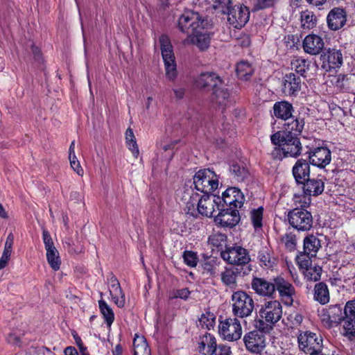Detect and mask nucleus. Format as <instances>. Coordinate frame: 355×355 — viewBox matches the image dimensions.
<instances>
[{
	"instance_id": "f257e3e1",
	"label": "nucleus",
	"mask_w": 355,
	"mask_h": 355,
	"mask_svg": "<svg viewBox=\"0 0 355 355\" xmlns=\"http://www.w3.org/2000/svg\"><path fill=\"white\" fill-rule=\"evenodd\" d=\"M270 140L275 146L271 153L275 159L282 160L285 157L297 158L302 154V146L297 136L277 131L270 136Z\"/></svg>"
},
{
	"instance_id": "f03ea898",
	"label": "nucleus",
	"mask_w": 355,
	"mask_h": 355,
	"mask_svg": "<svg viewBox=\"0 0 355 355\" xmlns=\"http://www.w3.org/2000/svg\"><path fill=\"white\" fill-rule=\"evenodd\" d=\"M282 317V306L277 300L266 302L259 310L258 318L254 320L255 329L270 333Z\"/></svg>"
},
{
	"instance_id": "7ed1b4c3",
	"label": "nucleus",
	"mask_w": 355,
	"mask_h": 355,
	"mask_svg": "<svg viewBox=\"0 0 355 355\" xmlns=\"http://www.w3.org/2000/svg\"><path fill=\"white\" fill-rule=\"evenodd\" d=\"M231 301L234 316L244 318L252 314L254 308V302L247 292L242 290L234 291Z\"/></svg>"
},
{
	"instance_id": "20e7f679",
	"label": "nucleus",
	"mask_w": 355,
	"mask_h": 355,
	"mask_svg": "<svg viewBox=\"0 0 355 355\" xmlns=\"http://www.w3.org/2000/svg\"><path fill=\"white\" fill-rule=\"evenodd\" d=\"M193 180L195 189L203 194L212 193L218 187V176L209 168L199 170Z\"/></svg>"
},
{
	"instance_id": "39448f33",
	"label": "nucleus",
	"mask_w": 355,
	"mask_h": 355,
	"mask_svg": "<svg viewBox=\"0 0 355 355\" xmlns=\"http://www.w3.org/2000/svg\"><path fill=\"white\" fill-rule=\"evenodd\" d=\"M162 58L165 65L166 76L170 80H174L177 77L176 63L170 39L165 35L159 39Z\"/></svg>"
},
{
	"instance_id": "423d86ee",
	"label": "nucleus",
	"mask_w": 355,
	"mask_h": 355,
	"mask_svg": "<svg viewBox=\"0 0 355 355\" xmlns=\"http://www.w3.org/2000/svg\"><path fill=\"white\" fill-rule=\"evenodd\" d=\"M289 224L299 232H308L313 225L312 214L304 208H295L288 213Z\"/></svg>"
},
{
	"instance_id": "0eeeda50",
	"label": "nucleus",
	"mask_w": 355,
	"mask_h": 355,
	"mask_svg": "<svg viewBox=\"0 0 355 355\" xmlns=\"http://www.w3.org/2000/svg\"><path fill=\"white\" fill-rule=\"evenodd\" d=\"M204 25L205 21L199 13L191 10H185L180 16L178 21V29L188 36H191L199 28H202Z\"/></svg>"
},
{
	"instance_id": "6e6552de",
	"label": "nucleus",
	"mask_w": 355,
	"mask_h": 355,
	"mask_svg": "<svg viewBox=\"0 0 355 355\" xmlns=\"http://www.w3.org/2000/svg\"><path fill=\"white\" fill-rule=\"evenodd\" d=\"M220 257L229 264L238 268L248 265L251 260L248 250L238 245L226 247L225 250H221Z\"/></svg>"
},
{
	"instance_id": "1a4fd4ad",
	"label": "nucleus",
	"mask_w": 355,
	"mask_h": 355,
	"mask_svg": "<svg viewBox=\"0 0 355 355\" xmlns=\"http://www.w3.org/2000/svg\"><path fill=\"white\" fill-rule=\"evenodd\" d=\"M216 207H227L233 209L241 208L244 203L245 197L241 190L237 187H228L222 196L216 197Z\"/></svg>"
},
{
	"instance_id": "9d476101",
	"label": "nucleus",
	"mask_w": 355,
	"mask_h": 355,
	"mask_svg": "<svg viewBox=\"0 0 355 355\" xmlns=\"http://www.w3.org/2000/svg\"><path fill=\"white\" fill-rule=\"evenodd\" d=\"M299 349L307 354L320 350L322 348V338L310 331H300L297 336Z\"/></svg>"
},
{
	"instance_id": "9b49d317",
	"label": "nucleus",
	"mask_w": 355,
	"mask_h": 355,
	"mask_svg": "<svg viewBox=\"0 0 355 355\" xmlns=\"http://www.w3.org/2000/svg\"><path fill=\"white\" fill-rule=\"evenodd\" d=\"M265 334L257 329L246 333L243 338L246 349L251 354H261L266 346Z\"/></svg>"
},
{
	"instance_id": "f8f14e48",
	"label": "nucleus",
	"mask_w": 355,
	"mask_h": 355,
	"mask_svg": "<svg viewBox=\"0 0 355 355\" xmlns=\"http://www.w3.org/2000/svg\"><path fill=\"white\" fill-rule=\"evenodd\" d=\"M218 329L225 339L229 341L237 340L242 335V327L236 318H229L220 321Z\"/></svg>"
},
{
	"instance_id": "ddd939ff",
	"label": "nucleus",
	"mask_w": 355,
	"mask_h": 355,
	"mask_svg": "<svg viewBox=\"0 0 355 355\" xmlns=\"http://www.w3.org/2000/svg\"><path fill=\"white\" fill-rule=\"evenodd\" d=\"M249 8L241 3H236L226 15L227 21L235 28L243 27L250 19Z\"/></svg>"
},
{
	"instance_id": "4468645a",
	"label": "nucleus",
	"mask_w": 355,
	"mask_h": 355,
	"mask_svg": "<svg viewBox=\"0 0 355 355\" xmlns=\"http://www.w3.org/2000/svg\"><path fill=\"white\" fill-rule=\"evenodd\" d=\"M250 284L251 288L259 296L268 298L275 297L274 278L267 279L264 277L253 276Z\"/></svg>"
},
{
	"instance_id": "2eb2a0df",
	"label": "nucleus",
	"mask_w": 355,
	"mask_h": 355,
	"mask_svg": "<svg viewBox=\"0 0 355 355\" xmlns=\"http://www.w3.org/2000/svg\"><path fill=\"white\" fill-rule=\"evenodd\" d=\"M250 265L245 268L238 267H225L220 273L221 282L231 290L237 287V278L242 273L243 276L247 275L251 271Z\"/></svg>"
},
{
	"instance_id": "dca6fc26",
	"label": "nucleus",
	"mask_w": 355,
	"mask_h": 355,
	"mask_svg": "<svg viewBox=\"0 0 355 355\" xmlns=\"http://www.w3.org/2000/svg\"><path fill=\"white\" fill-rule=\"evenodd\" d=\"M218 214L215 216V221L224 227H235L240 221L241 217L238 209L227 207H216Z\"/></svg>"
},
{
	"instance_id": "f3484780",
	"label": "nucleus",
	"mask_w": 355,
	"mask_h": 355,
	"mask_svg": "<svg viewBox=\"0 0 355 355\" xmlns=\"http://www.w3.org/2000/svg\"><path fill=\"white\" fill-rule=\"evenodd\" d=\"M196 86L206 91H213L223 86V80L215 72L201 73L195 80Z\"/></svg>"
},
{
	"instance_id": "a211bd4d",
	"label": "nucleus",
	"mask_w": 355,
	"mask_h": 355,
	"mask_svg": "<svg viewBox=\"0 0 355 355\" xmlns=\"http://www.w3.org/2000/svg\"><path fill=\"white\" fill-rule=\"evenodd\" d=\"M275 295L277 291L282 300L285 304L291 306L293 302V295L295 294L294 286L282 277H274Z\"/></svg>"
},
{
	"instance_id": "6ab92c4d",
	"label": "nucleus",
	"mask_w": 355,
	"mask_h": 355,
	"mask_svg": "<svg viewBox=\"0 0 355 355\" xmlns=\"http://www.w3.org/2000/svg\"><path fill=\"white\" fill-rule=\"evenodd\" d=\"M309 163L320 168H324L331 160V153L327 147H318L306 152Z\"/></svg>"
},
{
	"instance_id": "aec40b11",
	"label": "nucleus",
	"mask_w": 355,
	"mask_h": 355,
	"mask_svg": "<svg viewBox=\"0 0 355 355\" xmlns=\"http://www.w3.org/2000/svg\"><path fill=\"white\" fill-rule=\"evenodd\" d=\"M304 254H298L296 260L299 268L304 270V275L307 280L317 282L320 279L322 269L320 266H312L311 259H305Z\"/></svg>"
},
{
	"instance_id": "412c9836",
	"label": "nucleus",
	"mask_w": 355,
	"mask_h": 355,
	"mask_svg": "<svg viewBox=\"0 0 355 355\" xmlns=\"http://www.w3.org/2000/svg\"><path fill=\"white\" fill-rule=\"evenodd\" d=\"M302 86V79L295 73H288L282 80V92L288 96H297Z\"/></svg>"
},
{
	"instance_id": "4be33fe9",
	"label": "nucleus",
	"mask_w": 355,
	"mask_h": 355,
	"mask_svg": "<svg viewBox=\"0 0 355 355\" xmlns=\"http://www.w3.org/2000/svg\"><path fill=\"white\" fill-rule=\"evenodd\" d=\"M347 21L346 11L340 7L331 9L327 17L328 28L331 31H338L343 28Z\"/></svg>"
},
{
	"instance_id": "5701e85b",
	"label": "nucleus",
	"mask_w": 355,
	"mask_h": 355,
	"mask_svg": "<svg viewBox=\"0 0 355 355\" xmlns=\"http://www.w3.org/2000/svg\"><path fill=\"white\" fill-rule=\"evenodd\" d=\"M343 313V328L345 330V334L355 336V300L346 303Z\"/></svg>"
},
{
	"instance_id": "b1692460",
	"label": "nucleus",
	"mask_w": 355,
	"mask_h": 355,
	"mask_svg": "<svg viewBox=\"0 0 355 355\" xmlns=\"http://www.w3.org/2000/svg\"><path fill=\"white\" fill-rule=\"evenodd\" d=\"M294 107L292 103L286 101H281L275 103L272 107L271 116L282 121H288L293 119Z\"/></svg>"
},
{
	"instance_id": "393cba45",
	"label": "nucleus",
	"mask_w": 355,
	"mask_h": 355,
	"mask_svg": "<svg viewBox=\"0 0 355 355\" xmlns=\"http://www.w3.org/2000/svg\"><path fill=\"white\" fill-rule=\"evenodd\" d=\"M324 45L322 38L315 34L306 35L302 42L304 51L310 55L319 54L323 49Z\"/></svg>"
},
{
	"instance_id": "a878e982",
	"label": "nucleus",
	"mask_w": 355,
	"mask_h": 355,
	"mask_svg": "<svg viewBox=\"0 0 355 355\" xmlns=\"http://www.w3.org/2000/svg\"><path fill=\"white\" fill-rule=\"evenodd\" d=\"M216 197L217 196L212 195V193H207L201 196L198 207H197L198 212L204 216H213V213L215 211V207H216Z\"/></svg>"
},
{
	"instance_id": "bb28decb",
	"label": "nucleus",
	"mask_w": 355,
	"mask_h": 355,
	"mask_svg": "<svg viewBox=\"0 0 355 355\" xmlns=\"http://www.w3.org/2000/svg\"><path fill=\"white\" fill-rule=\"evenodd\" d=\"M309 162L306 159H299L292 168V173L297 184H302L310 176Z\"/></svg>"
},
{
	"instance_id": "cd10ccee",
	"label": "nucleus",
	"mask_w": 355,
	"mask_h": 355,
	"mask_svg": "<svg viewBox=\"0 0 355 355\" xmlns=\"http://www.w3.org/2000/svg\"><path fill=\"white\" fill-rule=\"evenodd\" d=\"M321 248L320 240L313 234H309L304 239L303 252L299 254H304L305 259H311L316 256L317 252Z\"/></svg>"
},
{
	"instance_id": "c85d7f7f",
	"label": "nucleus",
	"mask_w": 355,
	"mask_h": 355,
	"mask_svg": "<svg viewBox=\"0 0 355 355\" xmlns=\"http://www.w3.org/2000/svg\"><path fill=\"white\" fill-rule=\"evenodd\" d=\"M217 346L216 338L209 333L200 336L198 340V351L202 355H214Z\"/></svg>"
},
{
	"instance_id": "c756f323",
	"label": "nucleus",
	"mask_w": 355,
	"mask_h": 355,
	"mask_svg": "<svg viewBox=\"0 0 355 355\" xmlns=\"http://www.w3.org/2000/svg\"><path fill=\"white\" fill-rule=\"evenodd\" d=\"M303 193L309 196H318L322 193L324 189V182L322 179L310 178L302 184Z\"/></svg>"
},
{
	"instance_id": "7c9ffc66",
	"label": "nucleus",
	"mask_w": 355,
	"mask_h": 355,
	"mask_svg": "<svg viewBox=\"0 0 355 355\" xmlns=\"http://www.w3.org/2000/svg\"><path fill=\"white\" fill-rule=\"evenodd\" d=\"M321 59L324 65L327 62L330 69L339 68L343 64V54L340 50L336 49H329L321 55Z\"/></svg>"
},
{
	"instance_id": "2f4dec72",
	"label": "nucleus",
	"mask_w": 355,
	"mask_h": 355,
	"mask_svg": "<svg viewBox=\"0 0 355 355\" xmlns=\"http://www.w3.org/2000/svg\"><path fill=\"white\" fill-rule=\"evenodd\" d=\"M191 37V42L195 44L200 51L207 50L210 45L211 37L209 34L205 30V25L202 28H199L196 33H193Z\"/></svg>"
},
{
	"instance_id": "473e14b6",
	"label": "nucleus",
	"mask_w": 355,
	"mask_h": 355,
	"mask_svg": "<svg viewBox=\"0 0 355 355\" xmlns=\"http://www.w3.org/2000/svg\"><path fill=\"white\" fill-rule=\"evenodd\" d=\"M230 98V94L228 89L223 86L216 88L211 94V102L223 109L229 104Z\"/></svg>"
},
{
	"instance_id": "72a5a7b5",
	"label": "nucleus",
	"mask_w": 355,
	"mask_h": 355,
	"mask_svg": "<svg viewBox=\"0 0 355 355\" xmlns=\"http://www.w3.org/2000/svg\"><path fill=\"white\" fill-rule=\"evenodd\" d=\"M200 195L195 192L191 188L185 189L183 192L182 199L185 201V204L188 209V212H191L193 215V211L197 209L200 200Z\"/></svg>"
},
{
	"instance_id": "f704fd0d",
	"label": "nucleus",
	"mask_w": 355,
	"mask_h": 355,
	"mask_svg": "<svg viewBox=\"0 0 355 355\" xmlns=\"http://www.w3.org/2000/svg\"><path fill=\"white\" fill-rule=\"evenodd\" d=\"M292 119L293 121L291 122L284 123V129L280 131L287 134H292L293 136H297L299 137L304 129L305 124L304 119V118L300 117L293 118Z\"/></svg>"
},
{
	"instance_id": "c9c22d12",
	"label": "nucleus",
	"mask_w": 355,
	"mask_h": 355,
	"mask_svg": "<svg viewBox=\"0 0 355 355\" xmlns=\"http://www.w3.org/2000/svg\"><path fill=\"white\" fill-rule=\"evenodd\" d=\"M314 300L321 304H326L329 301V293L324 282H319L314 287Z\"/></svg>"
},
{
	"instance_id": "e433bc0d",
	"label": "nucleus",
	"mask_w": 355,
	"mask_h": 355,
	"mask_svg": "<svg viewBox=\"0 0 355 355\" xmlns=\"http://www.w3.org/2000/svg\"><path fill=\"white\" fill-rule=\"evenodd\" d=\"M134 355H151L150 349L144 336L135 335L133 340Z\"/></svg>"
},
{
	"instance_id": "4c0bfd02",
	"label": "nucleus",
	"mask_w": 355,
	"mask_h": 355,
	"mask_svg": "<svg viewBox=\"0 0 355 355\" xmlns=\"http://www.w3.org/2000/svg\"><path fill=\"white\" fill-rule=\"evenodd\" d=\"M301 27L304 30L313 28L317 24V17L312 11L306 10L300 12Z\"/></svg>"
},
{
	"instance_id": "58836bf2",
	"label": "nucleus",
	"mask_w": 355,
	"mask_h": 355,
	"mask_svg": "<svg viewBox=\"0 0 355 355\" xmlns=\"http://www.w3.org/2000/svg\"><path fill=\"white\" fill-rule=\"evenodd\" d=\"M236 72L241 80H248L253 74L254 69L248 61H241L236 64Z\"/></svg>"
},
{
	"instance_id": "ea45409f",
	"label": "nucleus",
	"mask_w": 355,
	"mask_h": 355,
	"mask_svg": "<svg viewBox=\"0 0 355 355\" xmlns=\"http://www.w3.org/2000/svg\"><path fill=\"white\" fill-rule=\"evenodd\" d=\"M98 307L107 326L110 327L114 320V313L113 310L103 299L98 300Z\"/></svg>"
},
{
	"instance_id": "a19ab883",
	"label": "nucleus",
	"mask_w": 355,
	"mask_h": 355,
	"mask_svg": "<svg viewBox=\"0 0 355 355\" xmlns=\"http://www.w3.org/2000/svg\"><path fill=\"white\" fill-rule=\"evenodd\" d=\"M229 171L232 178L237 182H243L248 176V170L236 163L230 165Z\"/></svg>"
},
{
	"instance_id": "79ce46f5",
	"label": "nucleus",
	"mask_w": 355,
	"mask_h": 355,
	"mask_svg": "<svg viewBox=\"0 0 355 355\" xmlns=\"http://www.w3.org/2000/svg\"><path fill=\"white\" fill-rule=\"evenodd\" d=\"M125 143L133 156L137 158L139 153V147L133 130L130 128L125 131Z\"/></svg>"
},
{
	"instance_id": "37998d69",
	"label": "nucleus",
	"mask_w": 355,
	"mask_h": 355,
	"mask_svg": "<svg viewBox=\"0 0 355 355\" xmlns=\"http://www.w3.org/2000/svg\"><path fill=\"white\" fill-rule=\"evenodd\" d=\"M235 0H214L213 8L223 15H225L236 5Z\"/></svg>"
},
{
	"instance_id": "c03bdc74",
	"label": "nucleus",
	"mask_w": 355,
	"mask_h": 355,
	"mask_svg": "<svg viewBox=\"0 0 355 355\" xmlns=\"http://www.w3.org/2000/svg\"><path fill=\"white\" fill-rule=\"evenodd\" d=\"M227 237L225 234L220 232L213 233L208 238V243L213 247L222 249L223 246H226Z\"/></svg>"
},
{
	"instance_id": "a18cd8bd",
	"label": "nucleus",
	"mask_w": 355,
	"mask_h": 355,
	"mask_svg": "<svg viewBox=\"0 0 355 355\" xmlns=\"http://www.w3.org/2000/svg\"><path fill=\"white\" fill-rule=\"evenodd\" d=\"M46 259L53 270L57 271L60 269L61 261L56 248L46 251Z\"/></svg>"
},
{
	"instance_id": "49530a36",
	"label": "nucleus",
	"mask_w": 355,
	"mask_h": 355,
	"mask_svg": "<svg viewBox=\"0 0 355 355\" xmlns=\"http://www.w3.org/2000/svg\"><path fill=\"white\" fill-rule=\"evenodd\" d=\"M292 69H294L297 75L306 77V73L309 69V64L304 59H296L291 62Z\"/></svg>"
},
{
	"instance_id": "de8ad7c7",
	"label": "nucleus",
	"mask_w": 355,
	"mask_h": 355,
	"mask_svg": "<svg viewBox=\"0 0 355 355\" xmlns=\"http://www.w3.org/2000/svg\"><path fill=\"white\" fill-rule=\"evenodd\" d=\"M199 323L202 328L211 329L213 328L216 323V317L214 313L207 311L202 313L199 318Z\"/></svg>"
},
{
	"instance_id": "09e8293b",
	"label": "nucleus",
	"mask_w": 355,
	"mask_h": 355,
	"mask_svg": "<svg viewBox=\"0 0 355 355\" xmlns=\"http://www.w3.org/2000/svg\"><path fill=\"white\" fill-rule=\"evenodd\" d=\"M328 316L332 322H339L342 321L343 322L344 315L340 305L331 306L328 309Z\"/></svg>"
},
{
	"instance_id": "8fccbe9b",
	"label": "nucleus",
	"mask_w": 355,
	"mask_h": 355,
	"mask_svg": "<svg viewBox=\"0 0 355 355\" xmlns=\"http://www.w3.org/2000/svg\"><path fill=\"white\" fill-rule=\"evenodd\" d=\"M284 243L285 248L290 252L294 251L297 245V239L295 234L292 232L285 234L281 239Z\"/></svg>"
},
{
	"instance_id": "3c124183",
	"label": "nucleus",
	"mask_w": 355,
	"mask_h": 355,
	"mask_svg": "<svg viewBox=\"0 0 355 355\" xmlns=\"http://www.w3.org/2000/svg\"><path fill=\"white\" fill-rule=\"evenodd\" d=\"M263 208L262 207H259V208L252 209L251 211L250 217L252 225L255 229L260 228L263 225Z\"/></svg>"
},
{
	"instance_id": "603ef678",
	"label": "nucleus",
	"mask_w": 355,
	"mask_h": 355,
	"mask_svg": "<svg viewBox=\"0 0 355 355\" xmlns=\"http://www.w3.org/2000/svg\"><path fill=\"white\" fill-rule=\"evenodd\" d=\"M184 262L189 267L194 268L197 266L198 261V257L196 252L185 250L182 255Z\"/></svg>"
},
{
	"instance_id": "864d4df0",
	"label": "nucleus",
	"mask_w": 355,
	"mask_h": 355,
	"mask_svg": "<svg viewBox=\"0 0 355 355\" xmlns=\"http://www.w3.org/2000/svg\"><path fill=\"white\" fill-rule=\"evenodd\" d=\"M14 243V236L12 233H10L8 236H7L5 246H4V250L3 255L1 259L4 260L5 261L8 262V261L10 259L11 252H12V248Z\"/></svg>"
},
{
	"instance_id": "5fc2aeb1",
	"label": "nucleus",
	"mask_w": 355,
	"mask_h": 355,
	"mask_svg": "<svg viewBox=\"0 0 355 355\" xmlns=\"http://www.w3.org/2000/svg\"><path fill=\"white\" fill-rule=\"evenodd\" d=\"M348 80L349 78L347 75L341 73L338 75L335 83V87L341 92L348 91L349 89Z\"/></svg>"
},
{
	"instance_id": "6e6d98bb",
	"label": "nucleus",
	"mask_w": 355,
	"mask_h": 355,
	"mask_svg": "<svg viewBox=\"0 0 355 355\" xmlns=\"http://www.w3.org/2000/svg\"><path fill=\"white\" fill-rule=\"evenodd\" d=\"M110 295L113 302L119 308H123L125 304V294L121 288V293L110 291Z\"/></svg>"
},
{
	"instance_id": "4d7b16f0",
	"label": "nucleus",
	"mask_w": 355,
	"mask_h": 355,
	"mask_svg": "<svg viewBox=\"0 0 355 355\" xmlns=\"http://www.w3.org/2000/svg\"><path fill=\"white\" fill-rule=\"evenodd\" d=\"M278 0H256L254 10H260L272 7Z\"/></svg>"
},
{
	"instance_id": "13d9d810",
	"label": "nucleus",
	"mask_w": 355,
	"mask_h": 355,
	"mask_svg": "<svg viewBox=\"0 0 355 355\" xmlns=\"http://www.w3.org/2000/svg\"><path fill=\"white\" fill-rule=\"evenodd\" d=\"M42 239L46 251L55 248L51 234L46 229H43L42 230Z\"/></svg>"
},
{
	"instance_id": "bf43d9fd",
	"label": "nucleus",
	"mask_w": 355,
	"mask_h": 355,
	"mask_svg": "<svg viewBox=\"0 0 355 355\" xmlns=\"http://www.w3.org/2000/svg\"><path fill=\"white\" fill-rule=\"evenodd\" d=\"M70 164L73 170L79 175L82 176L83 175V169L82 168L79 161L78 160L76 155L73 156H69Z\"/></svg>"
},
{
	"instance_id": "052dcab7",
	"label": "nucleus",
	"mask_w": 355,
	"mask_h": 355,
	"mask_svg": "<svg viewBox=\"0 0 355 355\" xmlns=\"http://www.w3.org/2000/svg\"><path fill=\"white\" fill-rule=\"evenodd\" d=\"M258 258L259 261L266 266H271L272 262L270 261V256L267 249H263L259 252Z\"/></svg>"
},
{
	"instance_id": "680f3d73",
	"label": "nucleus",
	"mask_w": 355,
	"mask_h": 355,
	"mask_svg": "<svg viewBox=\"0 0 355 355\" xmlns=\"http://www.w3.org/2000/svg\"><path fill=\"white\" fill-rule=\"evenodd\" d=\"M232 351L229 346L225 345H219L216 347V351L214 355H231Z\"/></svg>"
},
{
	"instance_id": "e2e57ef3",
	"label": "nucleus",
	"mask_w": 355,
	"mask_h": 355,
	"mask_svg": "<svg viewBox=\"0 0 355 355\" xmlns=\"http://www.w3.org/2000/svg\"><path fill=\"white\" fill-rule=\"evenodd\" d=\"M190 295V291L187 288H184L181 289H178L174 292V296L175 298H180L184 300H187Z\"/></svg>"
},
{
	"instance_id": "0e129e2a",
	"label": "nucleus",
	"mask_w": 355,
	"mask_h": 355,
	"mask_svg": "<svg viewBox=\"0 0 355 355\" xmlns=\"http://www.w3.org/2000/svg\"><path fill=\"white\" fill-rule=\"evenodd\" d=\"M109 283L110 284V291H116L117 293H121V286L120 284L116 279V277L112 275L109 279Z\"/></svg>"
},
{
	"instance_id": "69168bd1",
	"label": "nucleus",
	"mask_w": 355,
	"mask_h": 355,
	"mask_svg": "<svg viewBox=\"0 0 355 355\" xmlns=\"http://www.w3.org/2000/svg\"><path fill=\"white\" fill-rule=\"evenodd\" d=\"M202 268L207 274L214 276L216 274V268L211 261H205L202 264Z\"/></svg>"
},
{
	"instance_id": "338daca9",
	"label": "nucleus",
	"mask_w": 355,
	"mask_h": 355,
	"mask_svg": "<svg viewBox=\"0 0 355 355\" xmlns=\"http://www.w3.org/2000/svg\"><path fill=\"white\" fill-rule=\"evenodd\" d=\"M344 282L347 286L352 287V291L355 293V275L348 277L344 279Z\"/></svg>"
},
{
	"instance_id": "774afa93",
	"label": "nucleus",
	"mask_w": 355,
	"mask_h": 355,
	"mask_svg": "<svg viewBox=\"0 0 355 355\" xmlns=\"http://www.w3.org/2000/svg\"><path fill=\"white\" fill-rule=\"evenodd\" d=\"M173 91L175 94V98L177 99H182L184 98L185 94V89L183 87H179V88H174L173 89Z\"/></svg>"
}]
</instances>
